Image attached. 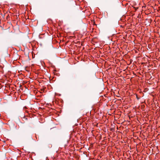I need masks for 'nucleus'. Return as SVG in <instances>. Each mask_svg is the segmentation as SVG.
I'll list each match as a JSON object with an SVG mask.
<instances>
[{
	"label": "nucleus",
	"instance_id": "nucleus-1",
	"mask_svg": "<svg viewBox=\"0 0 160 160\" xmlns=\"http://www.w3.org/2000/svg\"><path fill=\"white\" fill-rule=\"evenodd\" d=\"M3 65H0V69H2L3 68Z\"/></svg>",
	"mask_w": 160,
	"mask_h": 160
},
{
	"label": "nucleus",
	"instance_id": "nucleus-2",
	"mask_svg": "<svg viewBox=\"0 0 160 160\" xmlns=\"http://www.w3.org/2000/svg\"><path fill=\"white\" fill-rule=\"evenodd\" d=\"M133 8L135 9V10H136L138 8H136L135 7H133Z\"/></svg>",
	"mask_w": 160,
	"mask_h": 160
},
{
	"label": "nucleus",
	"instance_id": "nucleus-3",
	"mask_svg": "<svg viewBox=\"0 0 160 160\" xmlns=\"http://www.w3.org/2000/svg\"><path fill=\"white\" fill-rule=\"evenodd\" d=\"M136 98H137V99H138V100L139 99V98H138V96H137V95H136Z\"/></svg>",
	"mask_w": 160,
	"mask_h": 160
},
{
	"label": "nucleus",
	"instance_id": "nucleus-4",
	"mask_svg": "<svg viewBox=\"0 0 160 160\" xmlns=\"http://www.w3.org/2000/svg\"><path fill=\"white\" fill-rule=\"evenodd\" d=\"M24 108H27L26 107H24Z\"/></svg>",
	"mask_w": 160,
	"mask_h": 160
}]
</instances>
